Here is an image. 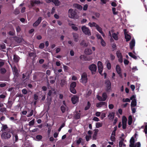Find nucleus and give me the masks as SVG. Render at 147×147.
Wrapping results in <instances>:
<instances>
[{
	"mask_svg": "<svg viewBox=\"0 0 147 147\" xmlns=\"http://www.w3.org/2000/svg\"><path fill=\"white\" fill-rule=\"evenodd\" d=\"M108 117L110 119H113L114 117V113L113 112H111L110 113Z\"/></svg>",
	"mask_w": 147,
	"mask_h": 147,
	"instance_id": "obj_24",
	"label": "nucleus"
},
{
	"mask_svg": "<svg viewBox=\"0 0 147 147\" xmlns=\"http://www.w3.org/2000/svg\"><path fill=\"white\" fill-rule=\"evenodd\" d=\"M40 2L39 1H37L36 0H32L31 1V4L32 6H33V4L34 3L38 4L40 3Z\"/></svg>",
	"mask_w": 147,
	"mask_h": 147,
	"instance_id": "obj_30",
	"label": "nucleus"
},
{
	"mask_svg": "<svg viewBox=\"0 0 147 147\" xmlns=\"http://www.w3.org/2000/svg\"><path fill=\"white\" fill-rule=\"evenodd\" d=\"M70 91L71 93L74 94H75L76 92V91L74 88H70Z\"/></svg>",
	"mask_w": 147,
	"mask_h": 147,
	"instance_id": "obj_41",
	"label": "nucleus"
},
{
	"mask_svg": "<svg viewBox=\"0 0 147 147\" xmlns=\"http://www.w3.org/2000/svg\"><path fill=\"white\" fill-rule=\"evenodd\" d=\"M71 28L73 30L75 31H77L78 29V28L77 27L74 26H72L71 27Z\"/></svg>",
	"mask_w": 147,
	"mask_h": 147,
	"instance_id": "obj_54",
	"label": "nucleus"
},
{
	"mask_svg": "<svg viewBox=\"0 0 147 147\" xmlns=\"http://www.w3.org/2000/svg\"><path fill=\"white\" fill-rule=\"evenodd\" d=\"M116 54L118 58L119 61L121 63H122L123 62V58L121 53L119 51H117L116 52Z\"/></svg>",
	"mask_w": 147,
	"mask_h": 147,
	"instance_id": "obj_7",
	"label": "nucleus"
},
{
	"mask_svg": "<svg viewBox=\"0 0 147 147\" xmlns=\"http://www.w3.org/2000/svg\"><path fill=\"white\" fill-rule=\"evenodd\" d=\"M91 137V135H86L85 137L86 140L88 141Z\"/></svg>",
	"mask_w": 147,
	"mask_h": 147,
	"instance_id": "obj_47",
	"label": "nucleus"
},
{
	"mask_svg": "<svg viewBox=\"0 0 147 147\" xmlns=\"http://www.w3.org/2000/svg\"><path fill=\"white\" fill-rule=\"evenodd\" d=\"M73 6L75 8H77L80 10H81L82 9V6L81 5L77 3L74 4Z\"/></svg>",
	"mask_w": 147,
	"mask_h": 147,
	"instance_id": "obj_14",
	"label": "nucleus"
},
{
	"mask_svg": "<svg viewBox=\"0 0 147 147\" xmlns=\"http://www.w3.org/2000/svg\"><path fill=\"white\" fill-rule=\"evenodd\" d=\"M88 8V5L87 4H85L84 6L83 9L84 11H86L87 10Z\"/></svg>",
	"mask_w": 147,
	"mask_h": 147,
	"instance_id": "obj_56",
	"label": "nucleus"
},
{
	"mask_svg": "<svg viewBox=\"0 0 147 147\" xmlns=\"http://www.w3.org/2000/svg\"><path fill=\"white\" fill-rule=\"evenodd\" d=\"M39 48L40 49H42L44 48V44L43 43H41L40 44L39 46Z\"/></svg>",
	"mask_w": 147,
	"mask_h": 147,
	"instance_id": "obj_55",
	"label": "nucleus"
},
{
	"mask_svg": "<svg viewBox=\"0 0 147 147\" xmlns=\"http://www.w3.org/2000/svg\"><path fill=\"white\" fill-rule=\"evenodd\" d=\"M14 32H15L14 30H13L12 31L9 32V34L10 35H13L14 34Z\"/></svg>",
	"mask_w": 147,
	"mask_h": 147,
	"instance_id": "obj_57",
	"label": "nucleus"
},
{
	"mask_svg": "<svg viewBox=\"0 0 147 147\" xmlns=\"http://www.w3.org/2000/svg\"><path fill=\"white\" fill-rule=\"evenodd\" d=\"M129 147H140L141 144L139 142H137L135 144V140L134 138L132 137L130 140Z\"/></svg>",
	"mask_w": 147,
	"mask_h": 147,
	"instance_id": "obj_2",
	"label": "nucleus"
},
{
	"mask_svg": "<svg viewBox=\"0 0 147 147\" xmlns=\"http://www.w3.org/2000/svg\"><path fill=\"white\" fill-rule=\"evenodd\" d=\"M80 45L82 46L86 47L88 46V43H86L84 40L82 41L80 43Z\"/></svg>",
	"mask_w": 147,
	"mask_h": 147,
	"instance_id": "obj_29",
	"label": "nucleus"
},
{
	"mask_svg": "<svg viewBox=\"0 0 147 147\" xmlns=\"http://www.w3.org/2000/svg\"><path fill=\"white\" fill-rule=\"evenodd\" d=\"M19 59V57L18 56L14 55L13 57V60L16 62H18Z\"/></svg>",
	"mask_w": 147,
	"mask_h": 147,
	"instance_id": "obj_31",
	"label": "nucleus"
},
{
	"mask_svg": "<svg viewBox=\"0 0 147 147\" xmlns=\"http://www.w3.org/2000/svg\"><path fill=\"white\" fill-rule=\"evenodd\" d=\"M42 138V136L40 135H38L36 136V138L38 140H41Z\"/></svg>",
	"mask_w": 147,
	"mask_h": 147,
	"instance_id": "obj_50",
	"label": "nucleus"
},
{
	"mask_svg": "<svg viewBox=\"0 0 147 147\" xmlns=\"http://www.w3.org/2000/svg\"><path fill=\"white\" fill-rule=\"evenodd\" d=\"M96 65L94 64H92L89 67V68L92 74L95 72L96 70Z\"/></svg>",
	"mask_w": 147,
	"mask_h": 147,
	"instance_id": "obj_8",
	"label": "nucleus"
},
{
	"mask_svg": "<svg viewBox=\"0 0 147 147\" xmlns=\"http://www.w3.org/2000/svg\"><path fill=\"white\" fill-rule=\"evenodd\" d=\"M42 20V18L41 17H39L37 21L33 24V26L34 27L37 26L39 24Z\"/></svg>",
	"mask_w": 147,
	"mask_h": 147,
	"instance_id": "obj_13",
	"label": "nucleus"
},
{
	"mask_svg": "<svg viewBox=\"0 0 147 147\" xmlns=\"http://www.w3.org/2000/svg\"><path fill=\"white\" fill-rule=\"evenodd\" d=\"M137 105V101L136 99L132 100L131 104V107H135Z\"/></svg>",
	"mask_w": 147,
	"mask_h": 147,
	"instance_id": "obj_19",
	"label": "nucleus"
},
{
	"mask_svg": "<svg viewBox=\"0 0 147 147\" xmlns=\"http://www.w3.org/2000/svg\"><path fill=\"white\" fill-rule=\"evenodd\" d=\"M88 25L90 27L94 26L96 28V26H98V25L96 24L95 23L93 22L92 23L89 22L88 24Z\"/></svg>",
	"mask_w": 147,
	"mask_h": 147,
	"instance_id": "obj_27",
	"label": "nucleus"
},
{
	"mask_svg": "<svg viewBox=\"0 0 147 147\" xmlns=\"http://www.w3.org/2000/svg\"><path fill=\"white\" fill-rule=\"evenodd\" d=\"M127 119L125 117L123 116L122 117V127L123 129H125L126 127Z\"/></svg>",
	"mask_w": 147,
	"mask_h": 147,
	"instance_id": "obj_9",
	"label": "nucleus"
},
{
	"mask_svg": "<svg viewBox=\"0 0 147 147\" xmlns=\"http://www.w3.org/2000/svg\"><path fill=\"white\" fill-rule=\"evenodd\" d=\"M129 55L130 57L134 58L135 59H136L137 58L136 57L131 53H129Z\"/></svg>",
	"mask_w": 147,
	"mask_h": 147,
	"instance_id": "obj_40",
	"label": "nucleus"
},
{
	"mask_svg": "<svg viewBox=\"0 0 147 147\" xmlns=\"http://www.w3.org/2000/svg\"><path fill=\"white\" fill-rule=\"evenodd\" d=\"M96 97L97 99L100 101H103L102 100V98L100 96L98 95L96 96Z\"/></svg>",
	"mask_w": 147,
	"mask_h": 147,
	"instance_id": "obj_51",
	"label": "nucleus"
},
{
	"mask_svg": "<svg viewBox=\"0 0 147 147\" xmlns=\"http://www.w3.org/2000/svg\"><path fill=\"white\" fill-rule=\"evenodd\" d=\"M65 106H62L61 107V110L63 113L65 112L66 110Z\"/></svg>",
	"mask_w": 147,
	"mask_h": 147,
	"instance_id": "obj_45",
	"label": "nucleus"
},
{
	"mask_svg": "<svg viewBox=\"0 0 147 147\" xmlns=\"http://www.w3.org/2000/svg\"><path fill=\"white\" fill-rule=\"evenodd\" d=\"M96 36L98 39H100V40H102V39H103L101 36L98 34H96Z\"/></svg>",
	"mask_w": 147,
	"mask_h": 147,
	"instance_id": "obj_61",
	"label": "nucleus"
},
{
	"mask_svg": "<svg viewBox=\"0 0 147 147\" xmlns=\"http://www.w3.org/2000/svg\"><path fill=\"white\" fill-rule=\"evenodd\" d=\"M10 130H8L7 131L4 132L1 135V138L2 139H6L10 138L11 135L10 133Z\"/></svg>",
	"mask_w": 147,
	"mask_h": 147,
	"instance_id": "obj_4",
	"label": "nucleus"
},
{
	"mask_svg": "<svg viewBox=\"0 0 147 147\" xmlns=\"http://www.w3.org/2000/svg\"><path fill=\"white\" fill-rule=\"evenodd\" d=\"M12 69L13 71L16 73L17 72L18 70L16 67L14 66L13 67H12Z\"/></svg>",
	"mask_w": 147,
	"mask_h": 147,
	"instance_id": "obj_58",
	"label": "nucleus"
},
{
	"mask_svg": "<svg viewBox=\"0 0 147 147\" xmlns=\"http://www.w3.org/2000/svg\"><path fill=\"white\" fill-rule=\"evenodd\" d=\"M72 35L73 36V38L74 39V41L76 42H78L79 40L78 35L77 33H72Z\"/></svg>",
	"mask_w": 147,
	"mask_h": 147,
	"instance_id": "obj_16",
	"label": "nucleus"
},
{
	"mask_svg": "<svg viewBox=\"0 0 147 147\" xmlns=\"http://www.w3.org/2000/svg\"><path fill=\"white\" fill-rule=\"evenodd\" d=\"M145 129H144V131L146 134H147V123H146Z\"/></svg>",
	"mask_w": 147,
	"mask_h": 147,
	"instance_id": "obj_53",
	"label": "nucleus"
},
{
	"mask_svg": "<svg viewBox=\"0 0 147 147\" xmlns=\"http://www.w3.org/2000/svg\"><path fill=\"white\" fill-rule=\"evenodd\" d=\"M105 84L107 87V89H110L111 87V83L110 81L108 80L106 81Z\"/></svg>",
	"mask_w": 147,
	"mask_h": 147,
	"instance_id": "obj_21",
	"label": "nucleus"
},
{
	"mask_svg": "<svg viewBox=\"0 0 147 147\" xmlns=\"http://www.w3.org/2000/svg\"><path fill=\"white\" fill-rule=\"evenodd\" d=\"M119 147H122L125 146V145L123 143V142L122 141L119 142Z\"/></svg>",
	"mask_w": 147,
	"mask_h": 147,
	"instance_id": "obj_42",
	"label": "nucleus"
},
{
	"mask_svg": "<svg viewBox=\"0 0 147 147\" xmlns=\"http://www.w3.org/2000/svg\"><path fill=\"white\" fill-rule=\"evenodd\" d=\"M116 69L117 73L119 75V76L121 77V69L119 65H116Z\"/></svg>",
	"mask_w": 147,
	"mask_h": 147,
	"instance_id": "obj_11",
	"label": "nucleus"
},
{
	"mask_svg": "<svg viewBox=\"0 0 147 147\" xmlns=\"http://www.w3.org/2000/svg\"><path fill=\"white\" fill-rule=\"evenodd\" d=\"M107 97V95L105 93H104L102 95V100L103 101L105 100Z\"/></svg>",
	"mask_w": 147,
	"mask_h": 147,
	"instance_id": "obj_36",
	"label": "nucleus"
},
{
	"mask_svg": "<svg viewBox=\"0 0 147 147\" xmlns=\"http://www.w3.org/2000/svg\"><path fill=\"white\" fill-rule=\"evenodd\" d=\"M13 136L15 138V142H14V143H15V142H17L18 140V136L17 134H13Z\"/></svg>",
	"mask_w": 147,
	"mask_h": 147,
	"instance_id": "obj_39",
	"label": "nucleus"
},
{
	"mask_svg": "<svg viewBox=\"0 0 147 147\" xmlns=\"http://www.w3.org/2000/svg\"><path fill=\"white\" fill-rule=\"evenodd\" d=\"M90 106L91 104L89 102H87V105L85 108V110H86L90 108Z\"/></svg>",
	"mask_w": 147,
	"mask_h": 147,
	"instance_id": "obj_38",
	"label": "nucleus"
},
{
	"mask_svg": "<svg viewBox=\"0 0 147 147\" xmlns=\"http://www.w3.org/2000/svg\"><path fill=\"white\" fill-rule=\"evenodd\" d=\"M66 83V82L64 80H61V86H63Z\"/></svg>",
	"mask_w": 147,
	"mask_h": 147,
	"instance_id": "obj_43",
	"label": "nucleus"
},
{
	"mask_svg": "<svg viewBox=\"0 0 147 147\" xmlns=\"http://www.w3.org/2000/svg\"><path fill=\"white\" fill-rule=\"evenodd\" d=\"M52 2L56 6H59L61 4L60 1L58 0H52Z\"/></svg>",
	"mask_w": 147,
	"mask_h": 147,
	"instance_id": "obj_23",
	"label": "nucleus"
},
{
	"mask_svg": "<svg viewBox=\"0 0 147 147\" xmlns=\"http://www.w3.org/2000/svg\"><path fill=\"white\" fill-rule=\"evenodd\" d=\"M115 131H113L112 133L111 137V140L112 141H114L115 140Z\"/></svg>",
	"mask_w": 147,
	"mask_h": 147,
	"instance_id": "obj_22",
	"label": "nucleus"
},
{
	"mask_svg": "<svg viewBox=\"0 0 147 147\" xmlns=\"http://www.w3.org/2000/svg\"><path fill=\"white\" fill-rule=\"evenodd\" d=\"M101 40V45L103 47L105 46H106V44L105 41L103 39H102V40Z\"/></svg>",
	"mask_w": 147,
	"mask_h": 147,
	"instance_id": "obj_48",
	"label": "nucleus"
},
{
	"mask_svg": "<svg viewBox=\"0 0 147 147\" xmlns=\"http://www.w3.org/2000/svg\"><path fill=\"white\" fill-rule=\"evenodd\" d=\"M78 99L79 97L76 95H74L71 98V101L74 104H75L78 101Z\"/></svg>",
	"mask_w": 147,
	"mask_h": 147,
	"instance_id": "obj_10",
	"label": "nucleus"
},
{
	"mask_svg": "<svg viewBox=\"0 0 147 147\" xmlns=\"http://www.w3.org/2000/svg\"><path fill=\"white\" fill-rule=\"evenodd\" d=\"M81 29L83 32L85 34L90 36L91 35V33L89 29L85 26H83Z\"/></svg>",
	"mask_w": 147,
	"mask_h": 147,
	"instance_id": "obj_5",
	"label": "nucleus"
},
{
	"mask_svg": "<svg viewBox=\"0 0 147 147\" xmlns=\"http://www.w3.org/2000/svg\"><path fill=\"white\" fill-rule=\"evenodd\" d=\"M33 110H32L30 112V113L28 114V115H27V116L28 117H29L31 116L33 114Z\"/></svg>",
	"mask_w": 147,
	"mask_h": 147,
	"instance_id": "obj_52",
	"label": "nucleus"
},
{
	"mask_svg": "<svg viewBox=\"0 0 147 147\" xmlns=\"http://www.w3.org/2000/svg\"><path fill=\"white\" fill-rule=\"evenodd\" d=\"M119 33L117 32V33H113L112 34V36L115 40H117L118 39V35Z\"/></svg>",
	"mask_w": 147,
	"mask_h": 147,
	"instance_id": "obj_17",
	"label": "nucleus"
},
{
	"mask_svg": "<svg viewBox=\"0 0 147 147\" xmlns=\"http://www.w3.org/2000/svg\"><path fill=\"white\" fill-rule=\"evenodd\" d=\"M96 29L100 33H102L103 32L102 30V29L101 27H100L98 25L96 26Z\"/></svg>",
	"mask_w": 147,
	"mask_h": 147,
	"instance_id": "obj_32",
	"label": "nucleus"
},
{
	"mask_svg": "<svg viewBox=\"0 0 147 147\" xmlns=\"http://www.w3.org/2000/svg\"><path fill=\"white\" fill-rule=\"evenodd\" d=\"M103 105H105L107 107V104L105 102H100L96 104V107L98 108L102 107Z\"/></svg>",
	"mask_w": 147,
	"mask_h": 147,
	"instance_id": "obj_12",
	"label": "nucleus"
},
{
	"mask_svg": "<svg viewBox=\"0 0 147 147\" xmlns=\"http://www.w3.org/2000/svg\"><path fill=\"white\" fill-rule=\"evenodd\" d=\"M106 63L107 64V69L109 70L111 68V64L108 61H107L106 62Z\"/></svg>",
	"mask_w": 147,
	"mask_h": 147,
	"instance_id": "obj_33",
	"label": "nucleus"
},
{
	"mask_svg": "<svg viewBox=\"0 0 147 147\" xmlns=\"http://www.w3.org/2000/svg\"><path fill=\"white\" fill-rule=\"evenodd\" d=\"M93 120L96 121H99V118L96 117H95L93 118Z\"/></svg>",
	"mask_w": 147,
	"mask_h": 147,
	"instance_id": "obj_59",
	"label": "nucleus"
},
{
	"mask_svg": "<svg viewBox=\"0 0 147 147\" xmlns=\"http://www.w3.org/2000/svg\"><path fill=\"white\" fill-rule=\"evenodd\" d=\"M112 11H113V13L114 14L116 15L117 14V12H116V9L115 8H112Z\"/></svg>",
	"mask_w": 147,
	"mask_h": 147,
	"instance_id": "obj_63",
	"label": "nucleus"
},
{
	"mask_svg": "<svg viewBox=\"0 0 147 147\" xmlns=\"http://www.w3.org/2000/svg\"><path fill=\"white\" fill-rule=\"evenodd\" d=\"M76 82H72L70 86V88H75L76 86Z\"/></svg>",
	"mask_w": 147,
	"mask_h": 147,
	"instance_id": "obj_37",
	"label": "nucleus"
},
{
	"mask_svg": "<svg viewBox=\"0 0 147 147\" xmlns=\"http://www.w3.org/2000/svg\"><path fill=\"white\" fill-rule=\"evenodd\" d=\"M98 131V130L97 129L95 130V132L94 133L92 136L93 140H96V139Z\"/></svg>",
	"mask_w": 147,
	"mask_h": 147,
	"instance_id": "obj_26",
	"label": "nucleus"
},
{
	"mask_svg": "<svg viewBox=\"0 0 147 147\" xmlns=\"http://www.w3.org/2000/svg\"><path fill=\"white\" fill-rule=\"evenodd\" d=\"M102 125V122H97L96 123V127L97 128H99L101 127Z\"/></svg>",
	"mask_w": 147,
	"mask_h": 147,
	"instance_id": "obj_28",
	"label": "nucleus"
},
{
	"mask_svg": "<svg viewBox=\"0 0 147 147\" xmlns=\"http://www.w3.org/2000/svg\"><path fill=\"white\" fill-rule=\"evenodd\" d=\"M82 139L81 138H79V139L77 140L76 143L77 144H80L81 142Z\"/></svg>",
	"mask_w": 147,
	"mask_h": 147,
	"instance_id": "obj_62",
	"label": "nucleus"
},
{
	"mask_svg": "<svg viewBox=\"0 0 147 147\" xmlns=\"http://www.w3.org/2000/svg\"><path fill=\"white\" fill-rule=\"evenodd\" d=\"M132 118L131 115H129L128 117V123L129 125H130L132 123Z\"/></svg>",
	"mask_w": 147,
	"mask_h": 147,
	"instance_id": "obj_25",
	"label": "nucleus"
},
{
	"mask_svg": "<svg viewBox=\"0 0 147 147\" xmlns=\"http://www.w3.org/2000/svg\"><path fill=\"white\" fill-rule=\"evenodd\" d=\"M68 16L70 18L74 19H77L79 18V16L77 15L76 11L72 8L69 9L68 11Z\"/></svg>",
	"mask_w": 147,
	"mask_h": 147,
	"instance_id": "obj_1",
	"label": "nucleus"
},
{
	"mask_svg": "<svg viewBox=\"0 0 147 147\" xmlns=\"http://www.w3.org/2000/svg\"><path fill=\"white\" fill-rule=\"evenodd\" d=\"M85 53L86 54L90 55L92 54V51L90 49L87 48L85 50Z\"/></svg>",
	"mask_w": 147,
	"mask_h": 147,
	"instance_id": "obj_18",
	"label": "nucleus"
},
{
	"mask_svg": "<svg viewBox=\"0 0 147 147\" xmlns=\"http://www.w3.org/2000/svg\"><path fill=\"white\" fill-rule=\"evenodd\" d=\"M34 119H33L29 123V126H32L34 125Z\"/></svg>",
	"mask_w": 147,
	"mask_h": 147,
	"instance_id": "obj_46",
	"label": "nucleus"
},
{
	"mask_svg": "<svg viewBox=\"0 0 147 147\" xmlns=\"http://www.w3.org/2000/svg\"><path fill=\"white\" fill-rule=\"evenodd\" d=\"M97 65L98 70L99 73L102 76L103 74H102V72L103 69V66L102 63L100 61L98 62Z\"/></svg>",
	"mask_w": 147,
	"mask_h": 147,
	"instance_id": "obj_6",
	"label": "nucleus"
},
{
	"mask_svg": "<svg viewBox=\"0 0 147 147\" xmlns=\"http://www.w3.org/2000/svg\"><path fill=\"white\" fill-rule=\"evenodd\" d=\"M6 72V70L4 68H2L1 69V73H4Z\"/></svg>",
	"mask_w": 147,
	"mask_h": 147,
	"instance_id": "obj_60",
	"label": "nucleus"
},
{
	"mask_svg": "<svg viewBox=\"0 0 147 147\" xmlns=\"http://www.w3.org/2000/svg\"><path fill=\"white\" fill-rule=\"evenodd\" d=\"M125 31L126 30L125 29L124 33L125 35V38L126 40V41L127 42L130 40L131 38V37L130 35H129L128 34L126 33Z\"/></svg>",
	"mask_w": 147,
	"mask_h": 147,
	"instance_id": "obj_15",
	"label": "nucleus"
},
{
	"mask_svg": "<svg viewBox=\"0 0 147 147\" xmlns=\"http://www.w3.org/2000/svg\"><path fill=\"white\" fill-rule=\"evenodd\" d=\"M135 45V41L134 39H132L130 42V46L131 49H132L134 46Z\"/></svg>",
	"mask_w": 147,
	"mask_h": 147,
	"instance_id": "obj_20",
	"label": "nucleus"
},
{
	"mask_svg": "<svg viewBox=\"0 0 147 147\" xmlns=\"http://www.w3.org/2000/svg\"><path fill=\"white\" fill-rule=\"evenodd\" d=\"M129 63V61L127 59H125L124 61V63L125 65H127Z\"/></svg>",
	"mask_w": 147,
	"mask_h": 147,
	"instance_id": "obj_64",
	"label": "nucleus"
},
{
	"mask_svg": "<svg viewBox=\"0 0 147 147\" xmlns=\"http://www.w3.org/2000/svg\"><path fill=\"white\" fill-rule=\"evenodd\" d=\"M80 113H77L74 116V118L76 119H79L80 118Z\"/></svg>",
	"mask_w": 147,
	"mask_h": 147,
	"instance_id": "obj_35",
	"label": "nucleus"
},
{
	"mask_svg": "<svg viewBox=\"0 0 147 147\" xmlns=\"http://www.w3.org/2000/svg\"><path fill=\"white\" fill-rule=\"evenodd\" d=\"M135 107H131V109L133 113H135L136 112V108Z\"/></svg>",
	"mask_w": 147,
	"mask_h": 147,
	"instance_id": "obj_49",
	"label": "nucleus"
},
{
	"mask_svg": "<svg viewBox=\"0 0 147 147\" xmlns=\"http://www.w3.org/2000/svg\"><path fill=\"white\" fill-rule=\"evenodd\" d=\"M2 127L1 129V131H4L7 128H8V127L6 125H4L2 124Z\"/></svg>",
	"mask_w": 147,
	"mask_h": 147,
	"instance_id": "obj_34",
	"label": "nucleus"
},
{
	"mask_svg": "<svg viewBox=\"0 0 147 147\" xmlns=\"http://www.w3.org/2000/svg\"><path fill=\"white\" fill-rule=\"evenodd\" d=\"M87 75L86 73H84L81 76V78L80 81L83 84L86 83L87 82Z\"/></svg>",
	"mask_w": 147,
	"mask_h": 147,
	"instance_id": "obj_3",
	"label": "nucleus"
},
{
	"mask_svg": "<svg viewBox=\"0 0 147 147\" xmlns=\"http://www.w3.org/2000/svg\"><path fill=\"white\" fill-rule=\"evenodd\" d=\"M122 101L123 102H130V100L128 98H123Z\"/></svg>",
	"mask_w": 147,
	"mask_h": 147,
	"instance_id": "obj_44",
	"label": "nucleus"
}]
</instances>
